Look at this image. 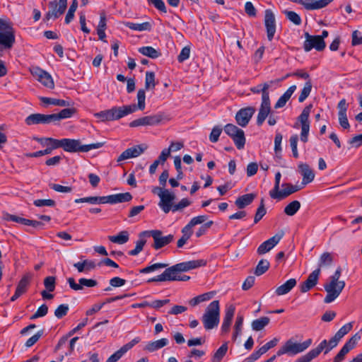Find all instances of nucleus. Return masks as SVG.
Listing matches in <instances>:
<instances>
[{
	"mask_svg": "<svg viewBox=\"0 0 362 362\" xmlns=\"http://www.w3.org/2000/svg\"><path fill=\"white\" fill-rule=\"evenodd\" d=\"M206 264V261L203 259L183 262L171 267H169L170 264L168 263H154L140 269L139 272H155L161 269H165L164 272H188L199 269Z\"/></svg>",
	"mask_w": 362,
	"mask_h": 362,
	"instance_id": "obj_1",
	"label": "nucleus"
},
{
	"mask_svg": "<svg viewBox=\"0 0 362 362\" xmlns=\"http://www.w3.org/2000/svg\"><path fill=\"white\" fill-rule=\"evenodd\" d=\"M341 273H334L324 284L327 295L324 298L325 303H331L340 295L345 287V281L340 279Z\"/></svg>",
	"mask_w": 362,
	"mask_h": 362,
	"instance_id": "obj_2",
	"label": "nucleus"
},
{
	"mask_svg": "<svg viewBox=\"0 0 362 362\" xmlns=\"http://www.w3.org/2000/svg\"><path fill=\"white\" fill-rule=\"evenodd\" d=\"M136 109V105L114 107L110 110L100 111L94 115L101 122L119 119L129 114L134 112Z\"/></svg>",
	"mask_w": 362,
	"mask_h": 362,
	"instance_id": "obj_3",
	"label": "nucleus"
},
{
	"mask_svg": "<svg viewBox=\"0 0 362 362\" xmlns=\"http://www.w3.org/2000/svg\"><path fill=\"white\" fill-rule=\"evenodd\" d=\"M220 317V306L218 300L212 301L206 308L202 317V321L206 329H212L217 327Z\"/></svg>",
	"mask_w": 362,
	"mask_h": 362,
	"instance_id": "obj_4",
	"label": "nucleus"
},
{
	"mask_svg": "<svg viewBox=\"0 0 362 362\" xmlns=\"http://www.w3.org/2000/svg\"><path fill=\"white\" fill-rule=\"evenodd\" d=\"M312 339H308L302 343L294 342L289 339L278 350L276 356H281L284 354L294 356L306 350L311 344Z\"/></svg>",
	"mask_w": 362,
	"mask_h": 362,
	"instance_id": "obj_5",
	"label": "nucleus"
},
{
	"mask_svg": "<svg viewBox=\"0 0 362 362\" xmlns=\"http://www.w3.org/2000/svg\"><path fill=\"white\" fill-rule=\"evenodd\" d=\"M103 146L102 143H95L88 145H82L79 140L71 139H63L62 148L70 153L88 152L92 149L99 148Z\"/></svg>",
	"mask_w": 362,
	"mask_h": 362,
	"instance_id": "obj_6",
	"label": "nucleus"
},
{
	"mask_svg": "<svg viewBox=\"0 0 362 362\" xmlns=\"http://www.w3.org/2000/svg\"><path fill=\"white\" fill-rule=\"evenodd\" d=\"M153 192L158 194L160 202H158L159 207L165 214L169 213L170 211H173V202L175 199V194L173 192H170L168 189H163L160 187H156Z\"/></svg>",
	"mask_w": 362,
	"mask_h": 362,
	"instance_id": "obj_7",
	"label": "nucleus"
},
{
	"mask_svg": "<svg viewBox=\"0 0 362 362\" xmlns=\"http://www.w3.org/2000/svg\"><path fill=\"white\" fill-rule=\"evenodd\" d=\"M225 133L233 141L238 149H243L245 144L244 131L233 124H227L224 128Z\"/></svg>",
	"mask_w": 362,
	"mask_h": 362,
	"instance_id": "obj_8",
	"label": "nucleus"
},
{
	"mask_svg": "<svg viewBox=\"0 0 362 362\" xmlns=\"http://www.w3.org/2000/svg\"><path fill=\"white\" fill-rule=\"evenodd\" d=\"M150 235L154 240V243L153 245V248L156 250H158L162 248L163 247L170 243L173 239L174 236L173 235H168L166 236L162 235V231L159 230H152L148 231H144L140 234V236L144 235Z\"/></svg>",
	"mask_w": 362,
	"mask_h": 362,
	"instance_id": "obj_9",
	"label": "nucleus"
},
{
	"mask_svg": "<svg viewBox=\"0 0 362 362\" xmlns=\"http://www.w3.org/2000/svg\"><path fill=\"white\" fill-rule=\"evenodd\" d=\"M311 108L312 105L306 106L303 110L301 114L298 118L301 124L300 140L304 143L307 142L308 139V134L310 130L309 115L311 111Z\"/></svg>",
	"mask_w": 362,
	"mask_h": 362,
	"instance_id": "obj_10",
	"label": "nucleus"
},
{
	"mask_svg": "<svg viewBox=\"0 0 362 362\" xmlns=\"http://www.w3.org/2000/svg\"><path fill=\"white\" fill-rule=\"evenodd\" d=\"M305 36L303 48L305 52H310L313 48L317 51H322L325 48V42L320 35H310L308 33H305Z\"/></svg>",
	"mask_w": 362,
	"mask_h": 362,
	"instance_id": "obj_11",
	"label": "nucleus"
},
{
	"mask_svg": "<svg viewBox=\"0 0 362 362\" xmlns=\"http://www.w3.org/2000/svg\"><path fill=\"white\" fill-rule=\"evenodd\" d=\"M266 89L267 86L263 90V97L257 118V124L259 126L263 124L271 111L269 95L267 93Z\"/></svg>",
	"mask_w": 362,
	"mask_h": 362,
	"instance_id": "obj_12",
	"label": "nucleus"
},
{
	"mask_svg": "<svg viewBox=\"0 0 362 362\" xmlns=\"http://www.w3.org/2000/svg\"><path fill=\"white\" fill-rule=\"evenodd\" d=\"M31 74L42 84L49 88H53L54 83L51 75L38 66H33L30 69Z\"/></svg>",
	"mask_w": 362,
	"mask_h": 362,
	"instance_id": "obj_13",
	"label": "nucleus"
},
{
	"mask_svg": "<svg viewBox=\"0 0 362 362\" xmlns=\"http://www.w3.org/2000/svg\"><path fill=\"white\" fill-rule=\"evenodd\" d=\"M164 119V115L159 113L153 115L145 116L130 122L131 127H136L139 126H153L162 122Z\"/></svg>",
	"mask_w": 362,
	"mask_h": 362,
	"instance_id": "obj_14",
	"label": "nucleus"
},
{
	"mask_svg": "<svg viewBox=\"0 0 362 362\" xmlns=\"http://www.w3.org/2000/svg\"><path fill=\"white\" fill-rule=\"evenodd\" d=\"M264 26L267 30V38L269 41H272L276 33V18L271 9L265 10Z\"/></svg>",
	"mask_w": 362,
	"mask_h": 362,
	"instance_id": "obj_15",
	"label": "nucleus"
},
{
	"mask_svg": "<svg viewBox=\"0 0 362 362\" xmlns=\"http://www.w3.org/2000/svg\"><path fill=\"white\" fill-rule=\"evenodd\" d=\"M360 338L361 337L358 334L351 337L335 356L333 359V362H341L344 359L345 356L356 346V344Z\"/></svg>",
	"mask_w": 362,
	"mask_h": 362,
	"instance_id": "obj_16",
	"label": "nucleus"
},
{
	"mask_svg": "<svg viewBox=\"0 0 362 362\" xmlns=\"http://www.w3.org/2000/svg\"><path fill=\"white\" fill-rule=\"evenodd\" d=\"M360 338L361 337L358 334L351 337L335 356L333 359V362H341L344 359L345 356L356 346V344Z\"/></svg>",
	"mask_w": 362,
	"mask_h": 362,
	"instance_id": "obj_17",
	"label": "nucleus"
},
{
	"mask_svg": "<svg viewBox=\"0 0 362 362\" xmlns=\"http://www.w3.org/2000/svg\"><path fill=\"white\" fill-rule=\"evenodd\" d=\"M360 338L361 337L358 334L351 337L335 356L333 359V362H341L344 359L345 356L356 346V344Z\"/></svg>",
	"mask_w": 362,
	"mask_h": 362,
	"instance_id": "obj_18",
	"label": "nucleus"
},
{
	"mask_svg": "<svg viewBox=\"0 0 362 362\" xmlns=\"http://www.w3.org/2000/svg\"><path fill=\"white\" fill-rule=\"evenodd\" d=\"M360 338L361 337L358 334L351 337L335 356L333 359V362H341L344 359L345 356L356 346V344Z\"/></svg>",
	"mask_w": 362,
	"mask_h": 362,
	"instance_id": "obj_19",
	"label": "nucleus"
},
{
	"mask_svg": "<svg viewBox=\"0 0 362 362\" xmlns=\"http://www.w3.org/2000/svg\"><path fill=\"white\" fill-rule=\"evenodd\" d=\"M282 189H279L277 192H274V194H272V198L277 200H281L292 194L294 192H296L301 189H303L302 186L298 185H293L291 183H284L281 185Z\"/></svg>",
	"mask_w": 362,
	"mask_h": 362,
	"instance_id": "obj_20",
	"label": "nucleus"
},
{
	"mask_svg": "<svg viewBox=\"0 0 362 362\" xmlns=\"http://www.w3.org/2000/svg\"><path fill=\"white\" fill-rule=\"evenodd\" d=\"M25 123L27 125L33 124H48L54 122L53 115H44L40 113L31 114L25 118Z\"/></svg>",
	"mask_w": 362,
	"mask_h": 362,
	"instance_id": "obj_21",
	"label": "nucleus"
},
{
	"mask_svg": "<svg viewBox=\"0 0 362 362\" xmlns=\"http://www.w3.org/2000/svg\"><path fill=\"white\" fill-rule=\"evenodd\" d=\"M255 112V108L253 107H247L240 109L235 115L237 123L243 127H246Z\"/></svg>",
	"mask_w": 362,
	"mask_h": 362,
	"instance_id": "obj_22",
	"label": "nucleus"
},
{
	"mask_svg": "<svg viewBox=\"0 0 362 362\" xmlns=\"http://www.w3.org/2000/svg\"><path fill=\"white\" fill-rule=\"evenodd\" d=\"M4 219L6 221L19 223L25 226H30L35 228H42L44 226L43 223L41 221L21 218L7 213L4 214Z\"/></svg>",
	"mask_w": 362,
	"mask_h": 362,
	"instance_id": "obj_23",
	"label": "nucleus"
},
{
	"mask_svg": "<svg viewBox=\"0 0 362 362\" xmlns=\"http://www.w3.org/2000/svg\"><path fill=\"white\" fill-rule=\"evenodd\" d=\"M190 279L189 276L182 273H161L155 278L148 280V282L165 281H187Z\"/></svg>",
	"mask_w": 362,
	"mask_h": 362,
	"instance_id": "obj_24",
	"label": "nucleus"
},
{
	"mask_svg": "<svg viewBox=\"0 0 362 362\" xmlns=\"http://www.w3.org/2000/svg\"><path fill=\"white\" fill-rule=\"evenodd\" d=\"M235 307L234 305H230L226 307L225 315L221 327V334L228 333L235 315Z\"/></svg>",
	"mask_w": 362,
	"mask_h": 362,
	"instance_id": "obj_25",
	"label": "nucleus"
},
{
	"mask_svg": "<svg viewBox=\"0 0 362 362\" xmlns=\"http://www.w3.org/2000/svg\"><path fill=\"white\" fill-rule=\"evenodd\" d=\"M283 237V233H278L263 242L257 248V252L259 255H264L274 247Z\"/></svg>",
	"mask_w": 362,
	"mask_h": 362,
	"instance_id": "obj_26",
	"label": "nucleus"
},
{
	"mask_svg": "<svg viewBox=\"0 0 362 362\" xmlns=\"http://www.w3.org/2000/svg\"><path fill=\"white\" fill-rule=\"evenodd\" d=\"M146 149V146H143L142 145H136L129 148L121 153L117 161L121 162L129 158L138 157L142 154Z\"/></svg>",
	"mask_w": 362,
	"mask_h": 362,
	"instance_id": "obj_27",
	"label": "nucleus"
},
{
	"mask_svg": "<svg viewBox=\"0 0 362 362\" xmlns=\"http://www.w3.org/2000/svg\"><path fill=\"white\" fill-rule=\"evenodd\" d=\"M49 7L51 10L47 13L45 18L47 20H49L50 18L56 19L64 13L67 7V4L64 3V6H62V4L59 3L57 4L56 1H52L49 3Z\"/></svg>",
	"mask_w": 362,
	"mask_h": 362,
	"instance_id": "obj_28",
	"label": "nucleus"
},
{
	"mask_svg": "<svg viewBox=\"0 0 362 362\" xmlns=\"http://www.w3.org/2000/svg\"><path fill=\"white\" fill-rule=\"evenodd\" d=\"M299 173L303 177L301 185L303 188L306 185L312 182L315 178V173L307 163H300L298 165Z\"/></svg>",
	"mask_w": 362,
	"mask_h": 362,
	"instance_id": "obj_29",
	"label": "nucleus"
},
{
	"mask_svg": "<svg viewBox=\"0 0 362 362\" xmlns=\"http://www.w3.org/2000/svg\"><path fill=\"white\" fill-rule=\"evenodd\" d=\"M338 343L336 342L332 338L327 341L326 339L322 340L319 345L315 348L311 349L312 352L315 353V358H317L322 351H324L325 354L329 353L332 349L337 346Z\"/></svg>",
	"mask_w": 362,
	"mask_h": 362,
	"instance_id": "obj_30",
	"label": "nucleus"
},
{
	"mask_svg": "<svg viewBox=\"0 0 362 362\" xmlns=\"http://www.w3.org/2000/svg\"><path fill=\"white\" fill-rule=\"evenodd\" d=\"M15 42V35L13 28L0 32V47L11 48Z\"/></svg>",
	"mask_w": 362,
	"mask_h": 362,
	"instance_id": "obj_31",
	"label": "nucleus"
},
{
	"mask_svg": "<svg viewBox=\"0 0 362 362\" xmlns=\"http://www.w3.org/2000/svg\"><path fill=\"white\" fill-rule=\"evenodd\" d=\"M30 282V277L28 275H25L18 282L15 293L11 298V301H15L17 300L21 295L25 293L27 291L28 287Z\"/></svg>",
	"mask_w": 362,
	"mask_h": 362,
	"instance_id": "obj_32",
	"label": "nucleus"
},
{
	"mask_svg": "<svg viewBox=\"0 0 362 362\" xmlns=\"http://www.w3.org/2000/svg\"><path fill=\"white\" fill-rule=\"evenodd\" d=\"M334 0H302L300 5L306 10H317L327 6Z\"/></svg>",
	"mask_w": 362,
	"mask_h": 362,
	"instance_id": "obj_33",
	"label": "nucleus"
},
{
	"mask_svg": "<svg viewBox=\"0 0 362 362\" xmlns=\"http://www.w3.org/2000/svg\"><path fill=\"white\" fill-rule=\"evenodd\" d=\"M320 273H310L307 279L300 284V290L302 293H306L315 287L319 279Z\"/></svg>",
	"mask_w": 362,
	"mask_h": 362,
	"instance_id": "obj_34",
	"label": "nucleus"
},
{
	"mask_svg": "<svg viewBox=\"0 0 362 362\" xmlns=\"http://www.w3.org/2000/svg\"><path fill=\"white\" fill-rule=\"evenodd\" d=\"M295 279H290L282 285L276 288L275 293L277 296H283L289 293L296 285Z\"/></svg>",
	"mask_w": 362,
	"mask_h": 362,
	"instance_id": "obj_35",
	"label": "nucleus"
},
{
	"mask_svg": "<svg viewBox=\"0 0 362 362\" xmlns=\"http://www.w3.org/2000/svg\"><path fill=\"white\" fill-rule=\"evenodd\" d=\"M296 90V86L293 85L290 86L287 90L279 98L276 103L274 107L276 109L281 108L285 106L287 101L290 99L293 93Z\"/></svg>",
	"mask_w": 362,
	"mask_h": 362,
	"instance_id": "obj_36",
	"label": "nucleus"
},
{
	"mask_svg": "<svg viewBox=\"0 0 362 362\" xmlns=\"http://www.w3.org/2000/svg\"><path fill=\"white\" fill-rule=\"evenodd\" d=\"M168 339L166 338H162L160 339L150 341L144 347V350L148 352H153L168 344Z\"/></svg>",
	"mask_w": 362,
	"mask_h": 362,
	"instance_id": "obj_37",
	"label": "nucleus"
},
{
	"mask_svg": "<svg viewBox=\"0 0 362 362\" xmlns=\"http://www.w3.org/2000/svg\"><path fill=\"white\" fill-rule=\"evenodd\" d=\"M255 197L256 195L253 193L246 194L239 197L235 200V204L238 209H242L245 206L250 205L253 202Z\"/></svg>",
	"mask_w": 362,
	"mask_h": 362,
	"instance_id": "obj_38",
	"label": "nucleus"
},
{
	"mask_svg": "<svg viewBox=\"0 0 362 362\" xmlns=\"http://www.w3.org/2000/svg\"><path fill=\"white\" fill-rule=\"evenodd\" d=\"M216 291H209V292L199 295V296L192 298L189 300V304L192 306H195L200 303L209 300L214 298V296L216 295Z\"/></svg>",
	"mask_w": 362,
	"mask_h": 362,
	"instance_id": "obj_39",
	"label": "nucleus"
},
{
	"mask_svg": "<svg viewBox=\"0 0 362 362\" xmlns=\"http://www.w3.org/2000/svg\"><path fill=\"white\" fill-rule=\"evenodd\" d=\"M108 239L113 243L122 245L128 242L129 239V234L128 231L122 230L116 235L109 236Z\"/></svg>",
	"mask_w": 362,
	"mask_h": 362,
	"instance_id": "obj_40",
	"label": "nucleus"
},
{
	"mask_svg": "<svg viewBox=\"0 0 362 362\" xmlns=\"http://www.w3.org/2000/svg\"><path fill=\"white\" fill-rule=\"evenodd\" d=\"M40 100L46 105H54L59 107H68L71 105V102L65 100L42 97Z\"/></svg>",
	"mask_w": 362,
	"mask_h": 362,
	"instance_id": "obj_41",
	"label": "nucleus"
},
{
	"mask_svg": "<svg viewBox=\"0 0 362 362\" xmlns=\"http://www.w3.org/2000/svg\"><path fill=\"white\" fill-rule=\"evenodd\" d=\"M139 52L141 54L148 57L151 59H156L160 56V52L151 46L141 47L139 49Z\"/></svg>",
	"mask_w": 362,
	"mask_h": 362,
	"instance_id": "obj_42",
	"label": "nucleus"
},
{
	"mask_svg": "<svg viewBox=\"0 0 362 362\" xmlns=\"http://www.w3.org/2000/svg\"><path fill=\"white\" fill-rule=\"evenodd\" d=\"M74 108H65L61 110L59 113L52 114L54 122H58L63 119L70 118L75 113Z\"/></svg>",
	"mask_w": 362,
	"mask_h": 362,
	"instance_id": "obj_43",
	"label": "nucleus"
},
{
	"mask_svg": "<svg viewBox=\"0 0 362 362\" xmlns=\"http://www.w3.org/2000/svg\"><path fill=\"white\" fill-rule=\"evenodd\" d=\"M112 195V204L128 202L132 199V195L129 192L119 193Z\"/></svg>",
	"mask_w": 362,
	"mask_h": 362,
	"instance_id": "obj_44",
	"label": "nucleus"
},
{
	"mask_svg": "<svg viewBox=\"0 0 362 362\" xmlns=\"http://www.w3.org/2000/svg\"><path fill=\"white\" fill-rule=\"evenodd\" d=\"M270 319L268 317H262L252 322V328L255 331H260L269 325Z\"/></svg>",
	"mask_w": 362,
	"mask_h": 362,
	"instance_id": "obj_45",
	"label": "nucleus"
},
{
	"mask_svg": "<svg viewBox=\"0 0 362 362\" xmlns=\"http://www.w3.org/2000/svg\"><path fill=\"white\" fill-rule=\"evenodd\" d=\"M125 25L131 30L143 31V30H151V25L148 22H144L142 23H134L132 22H127Z\"/></svg>",
	"mask_w": 362,
	"mask_h": 362,
	"instance_id": "obj_46",
	"label": "nucleus"
},
{
	"mask_svg": "<svg viewBox=\"0 0 362 362\" xmlns=\"http://www.w3.org/2000/svg\"><path fill=\"white\" fill-rule=\"evenodd\" d=\"M228 351V342L223 344L214 353L211 362H221Z\"/></svg>",
	"mask_w": 362,
	"mask_h": 362,
	"instance_id": "obj_47",
	"label": "nucleus"
},
{
	"mask_svg": "<svg viewBox=\"0 0 362 362\" xmlns=\"http://www.w3.org/2000/svg\"><path fill=\"white\" fill-rule=\"evenodd\" d=\"M283 79H276L275 81H270L269 82H267V83H264L263 84H259L255 87H252L250 88V90L254 93H262V98L263 97V90L264 89V87L267 86V89H266V91L267 93H269V88L271 87V86L273 84V83H278L281 81H282Z\"/></svg>",
	"mask_w": 362,
	"mask_h": 362,
	"instance_id": "obj_48",
	"label": "nucleus"
},
{
	"mask_svg": "<svg viewBox=\"0 0 362 362\" xmlns=\"http://www.w3.org/2000/svg\"><path fill=\"white\" fill-rule=\"evenodd\" d=\"M300 208V203L299 201L294 200L289 203L284 208V213L290 216L295 215Z\"/></svg>",
	"mask_w": 362,
	"mask_h": 362,
	"instance_id": "obj_49",
	"label": "nucleus"
},
{
	"mask_svg": "<svg viewBox=\"0 0 362 362\" xmlns=\"http://www.w3.org/2000/svg\"><path fill=\"white\" fill-rule=\"evenodd\" d=\"M312 83L310 80H308L305 83V86L301 90V93L298 97V101L303 103L310 95L312 90Z\"/></svg>",
	"mask_w": 362,
	"mask_h": 362,
	"instance_id": "obj_50",
	"label": "nucleus"
},
{
	"mask_svg": "<svg viewBox=\"0 0 362 362\" xmlns=\"http://www.w3.org/2000/svg\"><path fill=\"white\" fill-rule=\"evenodd\" d=\"M156 86L155 74L152 71L146 73L145 88L146 90L154 88Z\"/></svg>",
	"mask_w": 362,
	"mask_h": 362,
	"instance_id": "obj_51",
	"label": "nucleus"
},
{
	"mask_svg": "<svg viewBox=\"0 0 362 362\" xmlns=\"http://www.w3.org/2000/svg\"><path fill=\"white\" fill-rule=\"evenodd\" d=\"M284 13L286 18L295 25H299L301 24V18L300 16L296 12L291 11H284Z\"/></svg>",
	"mask_w": 362,
	"mask_h": 362,
	"instance_id": "obj_52",
	"label": "nucleus"
},
{
	"mask_svg": "<svg viewBox=\"0 0 362 362\" xmlns=\"http://www.w3.org/2000/svg\"><path fill=\"white\" fill-rule=\"evenodd\" d=\"M69 310V305L62 304L56 308V310L54 311V315L57 318L61 319L63 317H64L65 315H66Z\"/></svg>",
	"mask_w": 362,
	"mask_h": 362,
	"instance_id": "obj_53",
	"label": "nucleus"
},
{
	"mask_svg": "<svg viewBox=\"0 0 362 362\" xmlns=\"http://www.w3.org/2000/svg\"><path fill=\"white\" fill-rule=\"evenodd\" d=\"M56 278L52 276H47L44 280V286L49 292H52L55 289Z\"/></svg>",
	"mask_w": 362,
	"mask_h": 362,
	"instance_id": "obj_54",
	"label": "nucleus"
},
{
	"mask_svg": "<svg viewBox=\"0 0 362 362\" xmlns=\"http://www.w3.org/2000/svg\"><path fill=\"white\" fill-rule=\"evenodd\" d=\"M265 214H266V209L264 208V200L262 199L260 205L258 207V209L256 211L255 216V218H254L255 223H258L263 218V216Z\"/></svg>",
	"mask_w": 362,
	"mask_h": 362,
	"instance_id": "obj_55",
	"label": "nucleus"
},
{
	"mask_svg": "<svg viewBox=\"0 0 362 362\" xmlns=\"http://www.w3.org/2000/svg\"><path fill=\"white\" fill-rule=\"evenodd\" d=\"M145 99H146L145 90L144 89L139 90L138 93H137V100H138L137 107L141 110H143L145 108Z\"/></svg>",
	"mask_w": 362,
	"mask_h": 362,
	"instance_id": "obj_56",
	"label": "nucleus"
},
{
	"mask_svg": "<svg viewBox=\"0 0 362 362\" xmlns=\"http://www.w3.org/2000/svg\"><path fill=\"white\" fill-rule=\"evenodd\" d=\"M100 269L99 260H90L86 259L84 260V270H96Z\"/></svg>",
	"mask_w": 362,
	"mask_h": 362,
	"instance_id": "obj_57",
	"label": "nucleus"
},
{
	"mask_svg": "<svg viewBox=\"0 0 362 362\" xmlns=\"http://www.w3.org/2000/svg\"><path fill=\"white\" fill-rule=\"evenodd\" d=\"M298 141V135L295 134L291 136L290 138V145L292 149L293 156L294 158H298V152L297 149V144Z\"/></svg>",
	"mask_w": 362,
	"mask_h": 362,
	"instance_id": "obj_58",
	"label": "nucleus"
},
{
	"mask_svg": "<svg viewBox=\"0 0 362 362\" xmlns=\"http://www.w3.org/2000/svg\"><path fill=\"white\" fill-rule=\"evenodd\" d=\"M333 258L330 253L324 252L320 259V267L330 265L332 262Z\"/></svg>",
	"mask_w": 362,
	"mask_h": 362,
	"instance_id": "obj_59",
	"label": "nucleus"
},
{
	"mask_svg": "<svg viewBox=\"0 0 362 362\" xmlns=\"http://www.w3.org/2000/svg\"><path fill=\"white\" fill-rule=\"evenodd\" d=\"M222 132V128L220 127L216 126L214 127L209 135V140L213 142L216 143L218 141V138Z\"/></svg>",
	"mask_w": 362,
	"mask_h": 362,
	"instance_id": "obj_60",
	"label": "nucleus"
},
{
	"mask_svg": "<svg viewBox=\"0 0 362 362\" xmlns=\"http://www.w3.org/2000/svg\"><path fill=\"white\" fill-rule=\"evenodd\" d=\"M146 243V240L144 239H140L136 241V247L134 250L129 251L128 254L132 256H135L138 255L142 250Z\"/></svg>",
	"mask_w": 362,
	"mask_h": 362,
	"instance_id": "obj_61",
	"label": "nucleus"
},
{
	"mask_svg": "<svg viewBox=\"0 0 362 362\" xmlns=\"http://www.w3.org/2000/svg\"><path fill=\"white\" fill-rule=\"evenodd\" d=\"M127 353L122 347L112 354L106 361V362H117L119 361L123 355Z\"/></svg>",
	"mask_w": 362,
	"mask_h": 362,
	"instance_id": "obj_62",
	"label": "nucleus"
},
{
	"mask_svg": "<svg viewBox=\"0 0 362 362\" xmlns=\"http://www.w3.org/2000/svg\"><path fill=\"white\" fill-rule=\"evenodd\" d=\"M43 330L38 331L35 334L30 337L25 342V346L31 347L33 346L43 334Z\"/></svg>",
	"mask_w": 362,
	"mask_h": 362,
	"instance_id": "obj_63",
	"label": "nucleus"
},
{
	"mask_svg": "<svg viewBox=\"0 0 362 362\" xmlns=\"http://www.w3.org/2000/svg\"><path fill=\"white\" fill-rule=\"evenodd\" d=\"M351 44L354 46L362 45V31L354 30L352 33V41Z\"/></svg>",
	"mask_w": 362,
	"mask_h": 362,
	"instance_id": "obj_64",
	"label": "nucleus"
}]
</instances>
